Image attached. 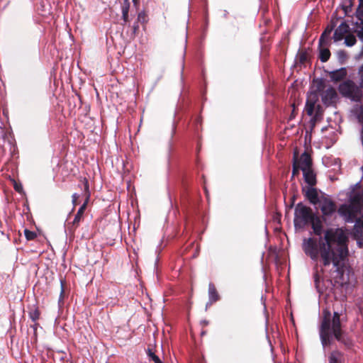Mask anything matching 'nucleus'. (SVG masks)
I'll list each match as a JSON object with an SVG mask.
<instances>
[{
	"mask_svg": "<svg viewBox=\"0 0 363 363\" xmlns=\"http://www.w3.org/2000/svg\"><path fill=\"white\" fill-rule=\"evenodd\" d=\"M309 223L319 238H304L301 245L303 252L312 261H320L321 267L332 265L335 271L342 276L345 261L349 255L347 234L342 228H330L325 230L322 237V221L315 214Z\"/></svg>",
	"mask_w": 363,
	"mask_h": 363,
	"instance_id": "nucleus-1",
	"label": "nucleus"
},
{
	"mask_svg": "<svg viewBox=\"0 0 363 363\" xmlns=\"http://www.w3.org/2000/svg\"><path fill=\"white\" fill-rule=\"evenodd\" d=\"M315 214L311 208L302 202L298 203L294 209V225L296 230L303 229Z\"/></svg>",
	"mask_w": 363,
	"mask_h": 363,
	"instance_id": "nucleus-2",
	"label": "nucleus"
},
{
	"mask_svg": "<svg viewBox=\"0 0 363 363\" xmlns=\"http://www.w3.org/2000/svg\"><path fill=\"white\" fill-rule=\"evenodd\" d=\"M338 91L342 96L354 101H360L362 97V89L350 79L340 84Z\"/></svg>",
	"mask_w": 363,
	"mask_h": 363,
	"instance_id": "nucleus-3",
	"label": "nucleus"
},
{
	"mask_svg": "<svg viewBox=\"0 0 363 363\" xmlns=\"http://www.w3.org/2000/svg\"><path fill=\"white\" fill-rule=\"evenodd\" d=\"M330 312L328 311H324L323 318L320 328V337L323 347L331 344L333 337L330 334Z\"/></svg>",
	"mask_w": 363,
	"mask_h": 363,
	"instance_id": "nucleus-4",
	"label": "nucleus"
},
{
	"mask_svg": "<svg viewBox=\"0 0 363 363\" xmlns=\"http://www.w3.org/2000/svg\"><path fill=\"white\" fill-rule=\"evenodd\" d=\"M318 205L324 219L330 218L336 211L335 202L325 193H322V199Z\"/></svg>",
	"mask_w": 363,
	"mask_h": 363,
	"instance_id": "nucleus-5",
	"label": "nucleus"
},
{
	"mask_svg": "<svg viewBox=\"0 0 363 363\" xmlns=\"http://www.w3.org/2000/svg\"><path fill=\"white\" fill-rule=\"evenodd\" d=\"M88 202V198L86 199L84 203L79 207L74 218L72 222H69L65 225V232L70 236L74 235L76 229L79 227L81 220L83 218V214L86 209V204Z\"/></svg>",
	"mask_w": 363,
	"mask_h": 363,
	"instance_id": "nucleus-6",
	"label": "nucleus"
},
{
	"mask_svg": "<svg viewBox=\"0 0 363 363\" xmlns=\"http://www.w3.org/2000/svg\"><path fill=\"white\" fill-rule=\"evenodd\" d=\"M302 192L310 203L318 205L322 199V194L319 195L318 190L314 186H303Z\"/></svg>",
	"mask_w": 363,
	"mask_h": 363,
	"instance_id": "nucleus-7",
	"label": "nucleus"
},
{
	"mask_svg": "<svg viewBox=\"0 0 363 363\" xmlns=\"http://www.w3.org/2000/svg\"><path fill=\"white\" fill-rule=\"evenodd\" d=\"M320 96L323 104L327 106L333 105L337 99V94L332 86L323 91Z\"/></svg>",
	"mask_w": 363,
	"mask_h": 363,
	"instance_id": "nucleus-8",
	"label": "nucleus"
},
{
	"mask_svg": "<svg viewBox=\"0 0 363 363\" xmlns=\"http://www.w3.org/2000/svg\"><path fill=\"white\" fill-rule=\"evenodd\" d=\"M330 81L333 82H338L343 80L347 75V70L346 67H341L340 69L328 72Z\"/></svg>",
	"mask_w": 363,
	"mask_h": 363,
	"instance_id": "nucleus-9",
	"label": "nucleus"
},
{
	"mask_svg": "<svg viewBox=\"0 0 363 363\" xmlns=\"http://www.w3.org/2000/svg\"><path fill=\"white\" fill-rule=\"evenodd\" d=\"M350 27L345 23L342 22L335 30L333 35L335 42H338L342 40L344 35L349 32Z\"/></svg>",
	"mask_w": 363,
	"mask_h": 363,
	"instance_id": "nucleus-10",
	"label": "nucleus"
},
{
	"mask_svg": "<svg viewBox=\"0 0 363 363\" xmlns=\"http://www.w3.org/2000/svg\"><path fill=\"white\" fill-rule=\"evenodd\" d=\"M298 164L301 171H303V169H312V159L311 155L305 151L301 154Z\"/></svg>",
	"mask_w": 363,
	"mask_h": 363,
	"instance_id": "nucleus-11",
	"label": "nucleus"
},
{
	"mask_svg": "<svg viewBox=\"0 0 363 363\" xmlns=\"http://www.w3.org/2000/svg\"><path fill=\"white\" fill-rule=\"evenodd\" d=\"M303 177L307 186H314L317 183L316 174L312 169H303Z\"/></svg>",
	"mask_w": 363,
	"mask_h": 363,
	"instance_id": "nucleus-12",
	"label": "nucleus"
},
{
	"mask_svg": "<svg viewBox=\"0 0 363 363\" xmlns=\"http://www.w3.org/2000/svg\"><path fill=\"white\" fill-rule=\"evenodd\" d=\"M208 302L206 304V308L214 302L220 299V296L216 291V289L213 283L208 284Z\"/></svg>",
	"mask_w": 363,
	"mask_h": 363,
	"instance_id": "nucleus-13",
	"label": "nucleus"
},
{
	"mask_svg": "<svg viewBox=\"0 0 363 363\" xmlns=\"http://www.w3.org/2000/svg\"><path fill=\"white\" fill-rule=\"evenodd\" d=\"M328 363H345V354L338 351H333L328 357Z\"/></svg>",
	"mask_w": 363,
	"mask_h": 363,
	"instance_id": "nucleus-14",
	"label": "nucleus"
},
{
	"mask_svg": "<svg viewBox=\"0 0 363 363\" xmlns=\"http://www.w3.org/2000/svg\"><path fill=\"white\" fill-rule=\"evenodd\" d=\"M314 285L319 294H323L325 286L323 279L320 276L318 272H315L313 274Z\"/></svg>",
	"mask_w": 363,
	"mask_h": 363,
	"instance_id": "nucleus-15",
	"label": "nucleus"
},
{
	"mask_svg": "<svg viewBox=\"0 0 363 363\" xmlns=\"http://www.w3.org/2000/svg\"><path fill=\"white\" fill-rule=\"evenodd\" d=\"M330 45H318L319 51V59L322 62H327L330 57V51L329 50Z\"/></svg>",
	"mask_w": 363,
	"mask_h": 363,
	"instance_id": "nucleus-16",
	"label": "nucleus"
},
{
	"mask_svg": "<svg viewBox=\"0 0 363 363\" xmlns=\"http://www.w3.org/2000/svg\"><path fill=\"white\" fill-rule=\"evenodd\" d=\"M340 318V313L337 311H334L332 320V331L333 334H338V332L341 331Z\"/></svg>",
	"mask_w": 363,
	"mask_h": 363,
	"instance_id": "nucleus-17",
	"label": "nucleus"
},
{
	"mask_svg": "<svg viewBox=\"0 0 363 363\" xmlns=\"http://www.w3.org/2000/svg\"><path fill=\"white\" fill-rule=\"evenodd\" d=\"M355 223L354 225V231L352 237H357L363 235V220L360 218L354 219Z\"/></svg>",
	"mask_w": 363,
	"mask_h": 363,
	"instance_id": "nucleus-18",
	"label": "nucleus"
},
{
	"mask_svg": "<svg viewBox=\"0 0 363 363\" xmlns=\"http://www.w3.org/2000/svg\"><path fill=\"white\" fill-rule=\"evenodd\" d=\"M333 335L337 341L344 344L346 347L350 348L353 345L352 340L350 338L342 335L341 331L338 332V334H333Z\"/></svg>",
	"mask_w": 363,
	"mask_h": 363,
	"instance_id": "nucleus-19",
	"label": "nucleus"
},
{
	"mask_svg": "<svg viewBox=\"0 0 363 363\" xmlns=\"http://www.w3.org/2000/svg\"><path fill=\"white\" fill-rule=\"evenodd\" d=\"M130 9V3L128 0H125L124 3L121 8L122 11V19L123 20L124 23H127L128 21V11Z\"/></svg>",
	"mask_w": 363,
	"mask_h": 363,
	"instance_id": "nucleus-20",
	"label": "nucleus"
},
{
	"mask_svg": "<svg viewBox=\"0 0 363 363\" xmlns=\"http://www.w3.org/2000/svg\"><path fill=\"white\" fill-rule=\"evenodd\" d=\"M315 101V99L314 101L308 99L306 101L305 110L308 116H312L313 114Z\"/></svg>",
	"mask_w": 363,
	"mask_h": 363,
	"instance_id": "nucleus-21",
	"label": "nucleus"
},
{
	"mask_svg": "<svg viewBox=\"0 0 363 363\" xmlns=\"http://www.w3.org/2000/svg\"><path fill=\"white\" fill-rule=\"evenodd\" d=\"M318 44L320 46L322 45H330V37L326 35V33H322L318 40Z\"/></svg>",
	"mask_w": 363,
	"mask_h": 363,
	"instance_id": "nucleus-22",
	"label": "nucleus"
},
{
	"mask_svg": "<svg viewBox=\"0 0 363 363\" xmlns=\"http://www.w3.org/2000/svg\"><path fill=\"white\" fill-rule=\"evenodd\" d=\"M147 354L150 361H152L155 363H162L161 359L157 356L155 352L150 348L147 350Z\"/></svg>",
	"mask_w": 363,
	"mask_h": 363,
	"instance_id": "nucleus-23",
	"label": "nucleus"
},
{
	"mask_svg": "<svg viewBox=\"0 0 363 363\" xmlns=\"http://www.w3.org/2000/svg\"><path fill=\"white\" fill-rule=\"evenodd\" d=\"M315 83V91L319 93L324 91L325 82L323 79H316L313 80Z\"/></svg>",
	"mask_w": 363,
	"mask_h": 363,
	"instance_id": "nucleus-24",
	"label": "nucleus"
},
{
	"mask_svg": "<svg viewBox=\"0 0 363 363\" xmlns=\"http://www.w3.org/2000/svg\"><path fill=\"white\" fill-rule=\"evenodd\" d=\"M356 38L352 34H348L345 38V44L347 47H352L356 43Z\"/></svg>",
	"mask_w": 363,
	"mask_h": 363,
	"instance_id": "nucleus-25",
	"label": "nucleus"
},
{
	"mask_svg": "<svg viewBox=\"0 0 363 363\" xmlns=\"http://www.w3.org/2000/svg\"><path fill=\"white\" fill-rule=\"evenodd\" d=\"M300 169V166L298 164V158L296 153H294L293 157V169H292V176H295L296 174H298Z\"/></svg>",
	"mask_w": 363,
	"mask_h": 363,
	"instance_id": "nucleus-26",
	"label": "nucleus"
},
{
	"mask_svg": "<svg viewBox=\"0 0 363 363\" xmlns=\"http://www.w3.org/2000/svg\"><path fill=\"white\" fill-rule=\"evenodd\" d=\"M353 6V0H344L342 4V9L345 13L347 14L348 12L352 11V7Z\"/></svg>",
	"mask_w": 363,
	"mask_h": 363,
	"instance_id": "nucleus-27",
	"label": "nucleus"
},
{
	"mask_svg": "<svg viewBox=\"0 0 363 363\" xmlns=\"http://www.w3.org/2000/svg\"><path fill=\"white\" fill-rule=\"evenodd\" d=\"M356 16L360 21H363V0L359 1V6L356 11Z\"/></svg>",
	"mask_w": 363,
	"mask_h": 363,
	"instance_id": "nucleus-28",
	"label": "nucleus"
},
{
	"mask_svg": "<svg viewBox=\"0 0 363 363\" xmlns=\"http://www.w3.org/2000/svg\"><path fill=\"white\" fill-rule=\"evenodd\" d=\"M29 318L33 321L35 322L40 316V313L38 311V308H35L34 310H32L29 312Z\"/></svg>",
	"mask_w": 363,
	"mask_h": 363,
	"instance_id": "nucleus-29",
	"label": "nucleus"
},
{
	"mask_svg": "<svg viewBox=\"0 0 363 363\" xmlns=\"http://www.w3.org/2000/svg\"><path fill=\"white\" fill-rule=\"evenodd\" d=\"M24 235L28 240H33L36 238V233L28 229L24 230Z\"/></svg>",
	"mask_w": 363,
	"mask_h": 363,
	"instance_id": "nucleus-30",
	"label": "nucleus"
},
{
	"mask_svg": "<svg viewBox=\"0 0 363 363\" xmlns=\"http://www.w3.org/2000/svg\"><path fill=\"white\" fill-rule=\"evenodd\" d=\"M353 238L356 240L357 245L358 246V247L362 248L363 247V235L353 237Z\"/></svg>",
	"mask_w": 363,
	"mask_h": 363,
	"instance_id": "nucleus-31",
	"label": "nucleus"
},
{
	"mask_svg": "<svg viewBox=\"0 0 363 363\" xmlns=\"http://www.w3.org/2000/svg\"><path fill=\"white\" fill-rule=\"evenodd\" d=\"M60 283H61V291H60V296H59V301H58V303H59L60 306L61 303L63 302L62 301H63V298H64L63 281L61 280Z\"/></svg>",
	"mask_w": 363,
	"mask_h": 363,
	"instance_id": "nucleus-32",
	"label": "nucleus"
},
{
	"mask_svg": "<svg viewBox=\"0 0 363 363\" xmlns=\"http://www.w3.org/2000/svg\"><path fill=\"white\" fill-rule=\"evenodd\" d=\"M307 60V54L306 52H301L299 54V62L300 63H304Z\"/></svg>",
	"mask_w": 363,
	"mask_h": 363,
	"instance_id": "nucleus-33",
	"label": "nucleus"
},
{
	"mask_svg": "<svg viewBox=\"0 0 363 363\" xmlns=\"http://www.w3.org/2000/svg\"><path fill=\"white\" fill-rule=\"evenodd\" d=\"M337 55H338L339 60L341 61L342 63L347 57V55L345 51L338 52Z\"/></svg>",
	"mask_w": 363,
	"mask_h": 363,
	"instance_id": "nucleus-34",
	"label": "nucleus"
},
{
	"mask_svg": "<svg viewBox=\"0 0 363 363\" xmlns=\"http://www.w3.org/2000/svg\"><path fill=\"white\" fill-rule=\"evenodd\" d=\"M79 198V194H78L77 193H74L72 194V204L74 206H75L77 204V200Z\"/></svg>",
	"mask_w": 363,
	"mask_h": 363,
	"instance_id": "nucleus-35",
	"label": "nucleus"
},
{
	"mask_svg": "<svg viewBox=\"0 0 363 363\" xmlns=\"http://www.w3.org/2000/svg\"><path fill=\"white\" fill-rule=\"evenodd\" d=\"M170 152H171V147L169 146L168 148V152H167V167L168 170L169 169V167H170Z\"/></svg>",
	"mask_w": 363,
	"mask_h": 363,
	"instance_id": "nucleus-36",
	"label": "nucleus"
},
{
	"mask_svg": "<svg viewBox=\"0 0 363 363\" xmlns=\"http://www.w3.org/2000/svg\"><path fill=\"white\" fill-rule=\"evenodd\" d=\"M14 189L18 192H21L23 190V187L21 184H18L17 183L14 184Z\"/></svg>",
	"mask_w": 363,
	"mask_h": 363,
	"instance_id": "nucleus-37",
	"label": "nucleus"
},
{
	"mask_svg": "<svg viewBox=\"0 0 363 363\" xmlns=\"http://www.w3.org/2000/svg\"><path fill=\"white\" fill-rule=\"evenodd\" d=\"M332 30H333V28H327L326 30H325L323 33H326V35H329L330 37V33H331Z\"/></svg>",
	"mask_w": 363,
	"mask_h": 363,
	"instance_id": "nucleus-38",
	"label": "nucleus"
},
{
	"mask_svg": "<svg viewBox=\"0 0 363 363\" xmlns=\"http://www.w3.org/2000/svg\"><path fill=\"white\" fill-rule=\"evenodd\" d=\"M332 30H333V28H327L326 30H325L323 33H326V35H329L330 37V33H331Z\"/></svg>",
	"mask_w": 363,
	"mask_h": 363,
	"instance_id": "nucleus-39",
	"label": "nucleus"
},
{
	"mask_svg": "<svg viewBox=\"0 0 363 363\" xmlns=\"http://www.w3.org/2000/svg\"><path fill=\"white\" fill-rule=\"evenodd\" d=\"M362 210H361V211L358 212L356 216H355V218H354L356 219V218L359 216V215H361L362 216V220H363V203H362Z\"/></svg>",
	"mask_w": 363,
	"mask_h": 363,
	"instance_id": "nucleus-40",
	"label": "nucleus"
},
{
	"mask_svg": "<svg viewBox=\"0 0 363 363\" xmlns=\"http://www.w3.org/2000/svg\"><path fill=\"white\" fill-rule=\"evenodd\" d=\"M358 72L362 77H363V64L359 67Z\"/></svg>",
	"mask_w": 363,
	"mask_h": 363,
	"instance_id": "nucleus-41",
	"label": "nucleus"
},
{
	"mask_svg": "<svg viewBox=\"0 0 363 363\" xmlns=\"http://www.w3.org/2000/svg\"><path fill=\"white\" fill-rule=\"evenodd\" d=\"M145 16V13L143 12H141V13H139L138 16V20H140L141 18H143Z\"/></svg>",
	"mask_w": 363,
	"mask_h": 363,
	"instance_id": "nucleus-42",
	"label": "nucleus"
},
{
	"mask_svg": "<svg viewBox=\"0 0 363 363\" xmlns=\"http://www.w3.org/2000/svg\"><path fill=\"white\" fill-rule=\"evenodd\" d=\"M175 128H176L175 125H174V124H173V125H172V136L173 135V134H174V132H175Z\"/></svg>",
	"mask_w": 363,
	"mask_h": 363,
	"instance_id": "nucleus-43",
	"label": "nucleus"
},
{
	"mask_svg": "<svg viewBox=\"0 0 363 363\" xmlns=\"http://www.w3.org/2000/svg\"><path fill=\"white\" fill-rule=\"evenodd\" d=\"M362 55H363V45H362V49L360 50V52H359V56H362Z\"/></svg>",
	"mask_w": 363,
	"mask_h": 363,
	"instance_id": "nucleus-44",
	"label": "nucleus"
},
{
	"mask_svg": "<svg viewBox=\"0 0 363 363\" xmlns=\"http://www.w3.org/2000/svg\"><path fill=\"white\" fill-rule=\"evenodd\" d=\"M85 188H86V189H88V184H87V181H86V184H85Z\"/></svg>",
	"mask_w": 363,
	"mask_h": 363,
	"instance_id": "nucleus-45",
	"label": "nucleus"
},
{
	"mask_svg": "<svg viewBox=\"0 0 363 363\" xmlns=\"http://www.w3.org/2000/svg\"><path fill=\"white\" fill-rule=\"evenodd\" d=\"M227 13H228V12H227L226 11H225V13H224V16H225V17H226Z\"/></svg>",
	"mask_w": 363,
	"mask_h": 363,
	"instance_id": "nucleus-46",
	"label": "nucleus"
},
{
	"mask_svg": "<svg viewBox=\"0 0 363 363\" xmlns=\"http://www.w3.org/2000/svg\"><path fill=\"white\" fill-rule=\"evenodd\" d=\"M184 64L183 63V65H182V69H184ZM182 72H183V70H182Z\"/></svg>",
	"mask_w": 363,
	"mask_h": 363,
	"instance_id": "nucleus-47",
	"label": "nucleus"
},
{
	"mask_svg": "<svg viewBox=\"0 0 363 363\" xmlns=\"http://www.w3.org/2000/svg\"><path fill=\"white\" fill-rule=\"evenodd\" d=\"M203 323H204V324H207V323H208V322H207V321H206V320H205V321H203Z\"/></svg>",
	"mask_w": 363,
	"mask_h": 363,
	"instance_id": "nucleus-48",
	"label": "nucleus"
},
{
	"mask_svg": "<svg viewBox=\"0 0 363 363\" xmlns=\"http://www.w3.org/2000/svg\"><path fill=\"white\" fill-rule=\"evenodd\" d=\"M133 1H135V0H133Z\"/></svg>",
	"mask_w": 363,
	"mask_h": 363,
	"instance_id": "nucleus-49",
	"label": "nucleus"
}]
</instances>
